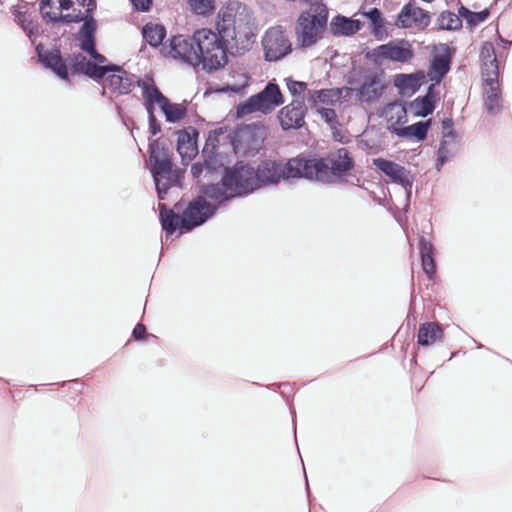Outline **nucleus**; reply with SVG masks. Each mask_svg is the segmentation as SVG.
<instances>
[{
	"label": "nucleus",
	"instance_id": "obj_1",
	"mask_svg": "<svg viewBox=\"0 0 512 512\" xmlns=\"http://www.w3.org/2000/svg\"><path fill=\"white\" fill-rule=\"evenodd\" d=\"M217 33L196 30L197 56L203 69L217 70L233 56L248 51L254 42L255 24L251 11L238 1H230L218 13Z\"/></svg>",
	"mask_w": 512,
	"mask_h": 512
},
{
	"label": "nucleus",
	"instance_id": "obj_2",
	"mask_svg": "<svg viewBox=\"0 0 512 512\" xmlns=\"http://www.w3.org/2000/svg\"><path fill=\"white\" fill-rule=\"evenodd\" d=\"M302 157L287 162L264 159L256 167L238 161L224 179L227 188L236 189V195H248L263 187L278 185L282 180L304 178Z\"/></svg>",
	"mask_w": 512,
	"mask_h": 512
},
{
	"label": "nucleus",
	"instance_id": "obj_3",
	"mask_svg": "<svg viewBox=\"0 0 512 512\" xmlns=\"http://www.w3.org/2000/svg\"><path fill=\"white\" fill-rule=\"evenodd\" d=\"M304 179L322 184L343 183L355 168L351 152L344 147L329 151L322 157L303 158Z\"/></svg>",
	"mask_w": 512,
	"mask_h": 512
},
{
	"label": "nucleus",
	"instance_id": "obj_4",
	"mask_svg": "<svg viewBox=\"0 0 512 512\" xmlns=\"http://www.w3.org/2000/svg\"><path fill=\"white\" fill-rule=\"evenodd\" d=\"M328 12L325 6H317L314 12H302L298 17L295 34L299 45L309 48L317 43L327 25Z\"/></svg>",
	"mask_w": 512,
	"mask_h": 512
},
{
	"label": "nucleus",
	"instance_id": "obj_5",
	"mask_svg": "<svg viewBox=\"0 0 512 512\" xmlns=\"http://www.w3.org/2000/svg\"><path fill=\"white\" fill-rule=\"evenodd\" d=\"M283 103L284 97L279 86L276 83L268 82L263 90L250 96L237 106L236 116L242 118L254 112L267 115Z\"/></svg>",
	"mask_w": 512,
	"mask_h": 512
},
{
	"label": "nucleus",
	"instance_id": "obj_6",
	"mask_svg": "<svg viewBox=\"0 0 512 512\" xmlns=\"http://www.w3.org/2000/svg\"><path fill=\"white\" fill-rule=\"evenodd\" d=\"M266 136V128L260 122L237 127L231 135V144L237 153L251 154L258 152Z\"/></svg>",
	"mask_w": 512,
	"mask_h": 512
},
{
	"label": "nucleus",
	"instance_id": "obj_7",
	"mask_svg": "<svg viewBox=\"0 0 512 512\" xmlns=\"http://www.w3.org/2000/svg\"><path fill=\"white\" fill-rule=\"evenodd\" d=\"M414 57V50L409 41L405 39L392 40L374 48L366 54V58L376 64H381L383 60L392 62L407 63Z\"/></svg>",
	"mask_w": 512,
	"mask_h": 512
},
{
	"label": "nucleus",
	"instance_id": "obj_8",
	"mask_svg": "<svg viewBox=\"0 0 512 512\" xmlns=\"http://www.w3.org/2000/svg\"><path fill=\"white\" fill-rule=\"evenodd\" d=\"M217 210V205L208 202L203 197H195L182 210L184 214V232H190L203 225L215 215Z\"/></svg>",
	"mask_w": 512,
	"mask_h": 512
},
{
	"label": "nucleus",
	"instance_id": "obj_9",
	"mask_svg": "<svg viewBox=\"0 0 512 512\" xmlns=\"http://www.w3.org/2000/svg\"><path fill=\"white\" fill-rule=\"evenodd\" d=\"M265 59L269 62L280 60L291 52V43L281 27H271L262 39Z\"/></svg>",
	"mask_w": 512,
	"mask_h": 512
},
{
	"label": "nucleus",
	"instance_id": "obj_10",
	"mask_svg": "<svg viewBox=\"0 0 512 512\" xmlns=\"http://www.w3.org/2000/svg\"><path fill=\"white\" fill-rule=\"evenodd\" d=\"M441 124L443 139L437 150V160L435 164L438 171H440L443 165L449 162L456 153L460 139L457 132L453 129L454 122L452 118H444Z\"/></svg>",
	"mask_w": 512,
	"mask_h": 512
},
{
	"label": "nucleus",
	"instance_id": "obj_11",
	"mask_svg": "<svg viewBox=\"0 0 512 512\" xmlns=\"http://www.w3.org/2000/svg\"><path fill=\"white\" fill-rule=\"evenodd\" d=\"M196 43V31L192 36H173L170 40V54L173 58H179L192 66H198L200 58L197 56Z\"/></svg>",
	"mask_w": 512,
	"mask_h": 512
},
{
	"label": "nucleus",
	"instance_id": "obj_12",
	"mask_svg": "<svg viewBox=\"0 0 512 512\" xmlns=\"http://www.w3.org/2000/svg\"><path fill=\"white\" fill-rule=\"evenodd\" d=\"M385 90L383 72L367 71L359 87L355 88L358 99L362 102L373 103L377 101Z\"/></svg>",
	"mask_w": 512,
	"mask_h": 512
},
{
	"label": "nucleus",
	"instance_id": "obj_13",
	"mask_svg": "<svg viewBox=\"0 0 512 512\" xmlns=\"http://www.w3.org/2000/svg\"><path fill=\"white\" fill-rule=\"evenodd\" d=\"M372 164L389 177L393 183L401 185L407 194L410 195L414 179L409 170L394 161L384 158H374L372 159Z\"/></svg>",
	"mask_w": 512,
	"mask_h": 512
},
{
	"label": "nucleus",
	"instance_id": "obj_14",
	"mask_svg": "<svg viewBox=\"0 0 512 512\" xmlns=\"http://www.w3.org/2000/svg\"><path fill=\"white\" fill-rule=\"evenodd\" d=\"M36 54L42 65L51 70L62 80H68V65L57 47L45 49L40 43L36 46Z\"/></svg>",
	"mask_w": 512,
	"mask_h": 512
},
{
	"label": "nucleus",
	"instance_id": "obj_15",
	"mask_svg": "<svg viewBox=\"0 0 512 512\" xmlns=\"http://www.w3.org/2000/svg\"><path fill=\"white\" fill-rule=\"evenodd\" d=\"M307 108L303 98H296L290 104L283 107L278 115L283 130L300 129L305 121Z\"/></svg>",
	"mask_w": 512,
	"mask_h": 512
},
{
	"label": "nucleus",
	"instance_id": "obj_16",
	"mask_svg": "<svg viewBox=\"0 0 512 512\" xmlns=\"http://www.w3.org/2000/svg\"><path fill=\"white\" fill-rule=\"evenodd\" d=\"M232 168L225 169V174L222 175L221 178V184L219 183H203L199 187V197H203V199L207 200L210 199L214 203V205H217L218 207L227 202L230 201L234 197H241L242 195H236V189L227 188L224 184V179L231 171Z\"/></svg>",
	"mask_w": 512,
	"mask_h": 512
},
{
	"label": "nucleus",
	"instance_id": "obj_17",
	"mask_svg": "<svg viewBox=\"0 0 512 512\" xmlns=\"http://www.w3.org/2000/svg\"><path fill=\"white\" fill-rule=\"evenodd\" d=\"M430 20L431 17L428 11L415 6L414 2H409L399 12L396 25L401 28L415 26L418 29H424L430 24Z\"/></svg>",
	"mask_w": 512,
	"mask_h": 512
},
{
	"label": "nucleus",
	"instance_id": "obj_18",
	"mask_svg": "<svg viewBox=\"0 0 512 512\" xmlns=\"http://www.w3.org/2000/svg\"><path fill=\"white\" fill-rule=\"evenodd\" d=\"M183 203L177 202L174 209H168L165 204H159V218L166 238L173 235L177 230L184 232Z\"/></svg>",
	"mask_w": 512,
	"mask_h": 512
},
{
	"label": "nucleus",
	"instance_id": "obj_19",
	"mask_svg": "<svg viewBox=\"0 0 512 512\" xmlns=\"http://www.w3.org/2000/svg\"><path fill=\"white\" fill-rule=\"evenodd\" d=\"M176 134V150L181 156L183 164H187L198 154L197 138L199 132L196 128L189 126L178 130Z\"/></svg>",
	"mask_w": 512,
	"mask_h": 512
},
{
	"label": "nucleus",
	"instance_id": "obj_20",
	"mask_svg": "<svg viewBox=\"0 0 512 512\" xmlns=\"http://www.w3.org/2000/svg\"><path fill=\"white\" fill-rule=\"evenodd\" d=\"M442 53L434 54L430 61L427 76L430 81L439 84L448 74L451 68L452 55L450 48L446 44H442Z\"/></svg>",
	"mask_w": 512,
	"mask_h": 512
},
{
	"label": "nucleus",
	"instance_id": "obj_21",
	"mask_svg": "<svg viewBox=\"0 0 512 512\" xmlns=\"http://www.w3.org/2000/svg\"><path fill=\"white\" fill-rule=\"evenodd\" d=\"M118 69V71L110 72L106 76L105 82L113 92L119 95L129 94L133 87L136 85V81H134V75H130L119 65Z\"/></svg>",
	"mask_w": 512,
	"mask_h": 512
},
{
	"label": "nucleus",
	"instance_id": "obj_22",
	"mask_svg": "<svg viewBox=\"0 0 512 512\" xmlns=\"http://www.w3.org/2000/svg\"><path fill=\"white\" fill-rule=\"evenodd\" d=\"M425 73L417 71L410 74H397L394 78V85L401 95H413L421 87Z\"/></svg>",
	"mask_w": 512,
	"mask_h": 512
},
{
	"label": "nucleus",
	"instance_id": "obj_23",
	"mask_svg": "<svg viewBox=\"0 0 512 512\" xmlns=\"http://www.w3.org/2000/svg\"><path fill=\"white\" fill-rule=\"evenodd\" d=\"M53 0H40L39 10L41 16L47 22L55 23H80L85 19V15L80 11L78 13L69 14H57L51 11H47V8H52Z\"/></svg>",
	"mask_w": 512,
	"mask_h": 512
},
{
	"label": "nucleus",
	"instance_id": "obj_24",
	"mask_svg": "<svg viewBox=\"0 0 512 512\" xmlns=\"http://www.w3.org/2000/svg\"><path fill=\"white\" fill-rule=\"evenodd\" d=\"M172 167V160L151 162V174L155 182L159 200L165 199L166 187L163 183L166 178L172 174Z\"/></svg>",
	"mask_w": 512,
	"mask_h": 512
},
{
	"label": "nucleus",
	"instance_id": "obj_25",
	"mask_svg": "<svg viewBox=\"0 0 512 512\" xmlns=\"http://www.w3.org/2000/svg\"><path fill=\"white\" fill-rule=\"evenodd\" d=\"M363 23L343 15H337L330 22V32L334 36H352L361 30Z\"/></svg>",
	"mask_w": 512,
	"mask_h": 512
},
{
	"label": "nucleus",
	"instance_id": "obj_26",
	"mask_svg": "<svg viewBox=\"0 0 512 512\" xmlns=\"http://www.w3.org/2000/svg\"><path fill=\"white\" fill-rule=\"evenodd\" d=\"M431 123V119L419 121L408 126L394 128L393 133L400 138L412 139L417 142H421L426 139Z\"/></svg>",
	"mask_w": 512,
	"mask_h": 512
},
{
	"label": "nucleus",
	"instance_id": "obj_27",
	"mask_svg": "<svg viewBox=\"0 0 512 512\" xmlns=\"http://www.w3.org/2000/svg\"><path fill=\"white\" fill-rule=\"evenodd\" d=\"M444 332L439 323L425 322L419 326L417 342L420 346H430L443 338Z\"/></svg>",
	"mask_w": 512,
	"mask_h": 512
},
{
	"label": "nucleus",
	"instance_id": "obj_28",
	"mask_svg": "<svg viewBox=\"0 0 512 512\" xmlns=\"http://www.w3.org/2000/svg\"><path fill=\"white\" fill-rule=\"evenodd\" d=\"M341 96V91L337 88L308 90L307 102L311 107L321 104H334Z\"/></svg>",
	"mask_w": 512,
	"mask_h": 512
},
{
	"label": "nucleus",
	"instance_id": "obj_29",
	"mask_svg": "<svg viewBox=\"0 0 512 512\" xmlns=\"http://www.w3.org/2000/svg\"><path fill=\"white\" fill-rule=\"evenodd\" d=\"M136 86L142 89V97L144 102L157 103L159 108L166 101L167 97L154 84L153 79H138Z\"/></svg>",
	"mask_w": 512,
	"mask_h": 512
},
{
	"label": "nucleus",
	"instance_id": "obj_30",
	"mask_svg": "<svg viewBox=\"0 0 512 512\" xmlns=\"http://www.w3.org/2000/svg\"><path fill=\"white\" fill-rule=\"evenodd\" d=\"M419 250L423 271L431 278L436 272L434 246L425 237H421L419 240Z\"/></svg>",
	"mask_w": 512,
	"mask_h": 512
},
{
	"label": "nucleus",
	"instance_id": "obj_31",
	"mask_svg": "<svg viewBox=\"0 0 512 512\" xmlns=\"http://www.w3.org/2000/svg\"><path fill=\"white\" fill-rule=\"evenodd\" d=\"M484 104L489 114L496 115L501 110V91L498 81L484 84Z\"/></svg>",
	"mask_w": 512,
	"mask_h": 512
},
{
	"label": "nucleus",
	"instance_id": "obj_32",
	"mask_svg": "<svg viewBox=\"0 0 512 512\" xmlns=\"http://www.w3.org/2000/svg\"><path fill=\"white\" fill-rule=\"evenodd\" d=\"M160 110L168 123H178L187 115L186 102L182 104L172 103L168 98L161 105Z\"/></svg>",
	"mask_w": 512,
	"mask_h": 512
},
{
	"label": "nucleus",
	"instance_id": "obj_33",
	"mask_svg": "<svg viewBox=\"0 0 512 512\" xmlns=\"http://www.w3.org/2000/svg\"><path fill=\"white\" fill-rule=\"evenodd\" d=\"M142 35L151 47L156 48L166 37V28L162 24L147 23L142 28Z\"/></svg>",
	"mask_w": 512,
	"mask_h": 512
},
{
	"label": "nucleus",
	"instance_id": "obj_34",
	"mask_svg": "<svg viewBox=\"0 0 512 512\" xmlns=\"http://www.w3.org/2000/svg\"><path fill=\"white\" fill-rule=\"evenodd\" d=\"M83 24L78 32L80 45H86L95 42V34L97 30V22L92 15H85L82 20Z\"/></svg>",
	"mask_w": 512,
	"mask_h": 512
},
{
	"label": "nucleus",
	"instance_id": "obj_35",
	"mask_svg": "<svg viewBox=\"0 0 512 512\" xmlns=\"http://www.w3.org/2000/svg\"><path fill=\"white\" fill-rule=\"evenodd\" d=\"M83 24L78 32L80 45H86L95 42V34L97 30V22L92 15H85L82 20Z\"/></svg>",
	"mask_w": 512,
	"mask_h": 512
},
{
	"label": "nucleus",
	"instance_id": "obj_36",
	"mask_svg": "<svg viewBox=\"0 0 512 512\" xmlns=\"http://www.w3.org/2000/svg\"><path fill=\"white\" fill-rule=\"evenodd\" d=\"M204 158V165L206 168V176H209V180H213L215 176H218L223 172L225 174V169L228 167L224 166L222 158L216 155L214 152L206 153V155H202Z\"/></svg>",
	"mask_w": 512,
	"mask_h": 512
},
{
	"label": "nucleus",
	"instance_id": "obj_37",
	"mask_svg": "<svg viewBox=\"0 0 512 512\" xmlns=\"http://www.w3.org/2000/svg\"><path fill=\"white\" fill-rule=\"evenodd\" d=\"M409 109L416 117H427L435 110V103L424 96H418L409 103Z\"/></svg>",
	"mask_w": 512,
	"mask_h": 512
},
{
	"label": "nucleus",
	"instance_id": "obj_38",
	"mask_svg": "<svg viewBox=\"0 0 512 512\" xmlns=\"http://www.w3.org/2000/svg\"><path fill=\"white\" fill-rule=\"evenodd\" d=\"M364 16L371 22V33L374 35V37L377 40H383L387 34L383 30V18L381 11L374 7L365 12Z\"/></svg>",
	"mask_w": 512,
	"mask_h": 512
},
{
	"label": "nucleus",
	"instance_id": "obj_39",
	"mask_svg": "<svg viewBox=\"0 0 512 512\" xmlns=\"http://www.w3.org/2000/svg\"><path fill=\"white\" fill-rule=\"evenodd\" d=\"M439 29L442 30H457L462 27V17L451 11L442 12L437 18Z\"/></svg>",
	"mask_w": 512,
	"mask_h": 512
},
{
	"label": "nucleus",
	"instance_id": "obj_40",
	"mask_svg": "<svg viewBox=\"0 0 512 512\" xmlns=\"http://www.w3.org/2000/svg\"><path fill=\"white\" fill-rule=\"evenodd\" d=\"M149 159L150 162L172 160V154L164 143L155 139L149 144Z\"/></svg>",
	"mask_w": 512,
	"mask_h": 512
},
{
	"label": "nucleus",
	"instance_id": "obj_41",
	"mask_svg": "<svg viewBox=\"0 0 512 512\" xmlns=\"http://www.w3.org/2000/svg\"><path fill=\"white\" fill-rule=\"evenodd\" d=\"M15 21L19 24L28 38L31 41H34V37H36L39 33L38 25L30 18L26 12L18 11L15 15Z\"/></svg>",
	"mask_w": 512,
	"mask_h": 512
},
{
	"label": "nucleus",
	"instance_id": "obj_42",
	"mask_svg": "<svg viewBox=\"0 0 512 512\" xmlns=\"http://www.w3.org/2000/svg\"><path fill=\"white\" fill-rule=\"evenodd\" d=\"M458 12L462 19H465L467 24L471 27H475L484 22L490 15L488 9H484L479 12H473L465 6H460Z\"/></svg>",
	"mask_w": 512,
	"mask_h": 512
},
{
	"label": "nucleus",
	"instance_id": "obj_43",
	"mask_svg": "<svg viewBox=\"0 0 512 512\" xmlns=\"http://www.w3.org/2000/svg\"><path fill=\"white\" fill-rule=\"evenodd\" d=\"M118 70V65L116 64L99 65L92 62L85 75L96 82H100L106 78L110 72Z\"/></svg>",
	"mask_w": 512,
	"mask_h": 512
},
{
	"label": "nucleus",
	"instance_id": "obj_44",
	"mask_svg": "<svg viewBox=\"0 0 512 512\" xmlns=\"http://www.w3.org/2000/svg\"><path fill=\"white\" fill-rule=\"evenodd\" d=\"M187 3L196 15L207 16L215 10V0H187Z\"/></svg>",
	"mask_w": 512,
	"mask_h": 512
},
{
	"label": "nucleus",
	"instance_id": "obj_45",
	"mask_svg": "<svg viewBox=\"0 0 512 512\" xmlns=\"http://www.w3.org/2000/svg\"><path fill=\"white\" fill-rule=\"evenodd\" d=\"M481 74L484 84H491L492 81H498L499 64L498 60L481 64Z\"/></svg>",
	"mask_w": 512,
	"mask_h": 512
},
{
	"label": "nucleus",
	"instance_id": "obj_46",
	"mask_svg": "<svg viewBox=\"0 0 512 512\" xmlns=\"http://www.w3.org/2000/svg\"><path fill=\"white\" fill-rule=\"evenodd\" d=\"M223 133L222 128L214 129L208 133L205 145L202 150V155L214 152L219 144V136Z\"/></svg>",
	"mask_w": 512,
	"mask_h": 512
},
{
	"label": "nucleus",
	"instance_id": "obj_47",
	"mask_svg": "<svg viewBox=\"0 0 512 512\" xmlns=\"http://www.w3.org/2000/svg\"><path fill=\"white\" fill-rule=\"evenodd\" d=\"M91 63L92 61L88 60L83 54L78 53L74 55L71 67L73 72L83 73L85 75Z\"/></svg>",
	"mask_w": 512,
	"mask_h": 512
},
{
	"label": "nucleus",
	"instance_id": "obj_48",
	"mask_svg": "<svg viewBox=\"0 0 512 512\" xmlns=\"http://www.w3.org/2000/svg\"><path fill=\"white\" fill-rule=\"evenodd\" d=\"M286 85H287V89L291 93V95H293L294 97H297V98L304 99V96H302V94L307 89V84L305 82L296 81L291 78H287Z\"/></svg>",
	"mask_w": 512,
	"mask_h": 512
},
{
	"label": "nucleus",
	"instance_id": "obj_49",
	"mask_svg": "<svg viewBox=\"0 0 512 512\" xmlns=\"http://www.w3.org/2000/svg\"><path fill=\"white\" fill-rule=\"evenodd\" d=\"M480 62L481 64L495 61L497 59L494 45L491 42H484L480 50Z\"/></svg>",
	"mask_w": 512,
	"mask_h": 512
},
{
	"label": "nucleus",
	"instance_id": "obj_50",
	"mask_svg": "<svg viewBox=\"0 0 512 512\" xmlns=\"http://www.w3.org/2000/svg\"><path fill=\"white\" fill-rule=\"evenodd\" d=\"M191 174L193 178L197 181L198 187H200L202 183V178L209 180V176H206V168L204 163L195 162L191 166Z\"/></svg>",
	"mask_w": 512,
	"mask_h": 512
},
{
	"label": "nucleus",
	"instance_id": "obj_51",
	"mask_svg": "<svg viewBox=\"0 0 512 512\" xmlns=\"http://www.w3.org/2000/svg\"><path fill=\"white\" fill-rule=\"evenodd\" d=\"M321 118L331 127L334 128L337 124V114L334 109L331 108H320L318 110Z\"/></svg>",
	"mask_w": 512,
	"mask_h": 512
},
{
	"label": "nucleus",
	"instance_id": "obj_52",
	"mask_svg": "<svg viewBox=\"0 0 512 512\" xmlns=\"http://www.w3.org/2000/svg\"><path fill=\"white\" fill-rule=\"evenodd\" d=\"M182 176L183 172L181 169H172V174H170L163 183L166 187V192L170 187L178 185L181 181Z\"/></svg>",
	"mask_w": 512,
	"mask_h": 512
},
{
	"label": "nucleus",
	"instance_id": "obj_53",
	"mask_svg": "<svg viewBox=\"0 0 512 512\" xmlns=\"http://www.w3.org/2000/svg\"><path fill=\"white\" fill-rule=\"evenodd\" d=\"M130 2L137 11L142 12L149 11L152 5V0H130Z\"/></svg>",
	"mask_w": 512,
	"mask_h": 512
},
{
	"label": "nucleus",
	"instance_id": "obj_54",
	"mask_svg": "<svg viewBox=\"0 0 512 512\" xmlns=\"http://www.w3.org/2000/svg\"><path fill=\"white\" fill-rule=\"evenodd\" d=\"M148 126L149 132L151 135L156 136L161 132V124L157 120L156 116H152V118H148Z\"/></svg>",
	"mask_w": 512,
	"mask_h": 512
},
{
	"label": "nucleus",
	"instance_id": "obj_55",
	"mask_svg": "<svg viewBox=\"0 0 512 512\" xmlns=\"http://www.w3.org/2000/svg\"><path fill=\"white\" fill-rule=\"evenodd\" d=\"M146 333V327L142 323H138L132 331V336L135 340L140 341L145 339Z\"/></svg>",
	"mask_w": 512,
	"mask_h": 512
},
{
	"label": "nucleus",
	"instance_id": "obj_56",
	"mask_svg": "<svg viewBox=\"0 0 512 512\" xmlns=\"http://www.w3.org/2000/svg\"><path fill=\"white\" fill-rule=\"evenodd\" d=\"M78 4L84 8H86L85 15H92L93 11L96 9L95 0H77Z\"/></svg>",
	"mask_w": 512,
	"mask_h": 512
},
{
	"label": "nucleus",
	"instance_id": "obj_57",
	"mask_svg": "<svg viewBox=\"0 0 512 512\" xmlns=\"http://www.w3.org/2000/svg\"><path fill=\"white\" fill-rule=\"evenodd\" d=\"M81 50L89 54V56L94 60L96 55L99 53L96 49V41L86 44V45H80Z\"/></svg>",
	"mask_w": 512,
	"mask_h": 512
},
{
	"label": "nucleus",
	"instance_id": "obj_58",
	"mask_svg": "<svg viewBox=\"0 0 512 512\" xmlns=\"http://www.w3.org/2000/svg\"><path fill=\"white\" fill-rule=\"evenodd\" d=\"M435 83L428 86L426 94L423 95L425 98L429 99L432 102H436L437 92L435 89Z\"/></svg>",
	"mask_w": 512,
	"mask_h": 512
},
{
	"label": "nucleus",
	"instance_id": "obj_59",
	"mask_svg": "<svg viewBox=\"0 0 512 512\" xmlns=\"http://www.w3.org/2000/svg\"><path fill=\"white\" fill-rule=\"evenodd\" d=\"M157 103H151V102H144V107L147 112L148 118H152V116H155V105Z\"/></svg>",
	"mask_w": 512,
	"mask_h": 512
},
{
	"label": "nucleus",
	"instance_id": "obj_60",
	"mask_svg": "<svg viewBox=\"0 0 512 512\" xmlns=\"http://www.w3.org/2000/svg\"><path fill=\"white\" fill-rule=\"evenodd\" d=\"M74 2L72 0H60L59 1V10L66 11L72 8Z\"/></svg>",
	"mask_w": 512,
	"mask_h": 512
},
{
	"label": "nucleus",
	"instance_id": "obj_61",
	"mask_svg": "<svg viewBox=\"0 0 512 512\" xmlns=\"http://www.w3.org/2000/svg\"><path fill=\"white\" fill-rule=\"evenodd\" d=\"M94 61H95V63L102 65L103 63H105L107 61V58L104 55L98 53L96 55Z\"/></svg>",
	"mask_w": 512,
	"mask_h": 512
},
{
	"label": "nucleus",
	"instance_id": "obj_62",
	"mask_svg": "<svg viewBox=\"0 0 512 512\" xmlns=\"http://www.w3.org/2000/svg\"><path fill=\"white\" fill-rule=\"evenodd\" d=\"M500 41L504 44V46H506V45H511V43H512V42L507 41V40H505V39H503V38H501V37H500Z\"/></svg>",
	"mask_w": 512,
	"mask_h": 512
},
{
	"label": "nucleus",
	"instance_id": "obj_63",
	"mask_svg": "<svg viewBox=\"0 0 512 512\" xmlns=\"http://www.w3.org/2000/svg\"><path fill=\"white\" fill-rule=\"evenodd\" d=\"M229 90L233 92H238L240 89L238 87H230Z\"/></svg>",
	"mask_w": 512,
	"mask_h": 512
},
{
	"label": "nucleus",
	"instance_id": "obj_64",
	"mask_svg": "<svg viewBox=\"0 0 512 512\" xmlns=\"http://www.w3.org/2000/svg\"><path fill=\"white\" fill-rule=\"evenodd\" d=\"M101 94H102V95H105V94H106V89H105V87L102 89Z\"/></svg>",
	"mask_w": 512,
	"mask_h": 512
}]
</instances>
